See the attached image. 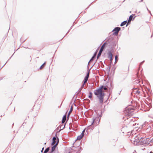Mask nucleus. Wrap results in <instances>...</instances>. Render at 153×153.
Listing matches in <instances>:
<instances>
[{
    "label": "nucleus",
    "mask_w": 153,
    "mask_h": 153,
    "mask_svg": "<svg viewBox=\"0 0 153 153\" xmlns=\"http://www.w3.org/2000/svg\"><path fill=\"white\" fill-rule=\"evenodd\" d=\"M134 151L135 152H136V151H135V150H134Z\"/></svg>",
    "instance_id": "nucleus-63"
},
{
    "label": "nucleus",
    "mask_w": 153,
    "mask_h": 153,
    "mask_svg": "<svg viewBox=\"0 0 153 153\" xmlns=\"http://www.w3.org/2000/svg\"><path fill=\"white\" fill-rule=\"evenodd\" d=\"M98 117H93L92 118V122L91 123V125L88 126L86 129H87L86 132H88V130H90V131H91L94 128V125L96 123V121H97L98 119Z\"/></svg>",
    "instance_id": "nucleus-5"
},
{
    "label": "nucleus",
    "mask_w": 153,
    "mask_h": 153,
    "mask_svg": "<svg viewBox=\"0 0 153 153\" xmlns=\"http://www.w3.org/2000/svg\"><path fill=\"white\" fill-rule=\"evenodd\" d=\"M152 129V127L151 126H147V128L146 129V131L147 133H149L150 132Z\"/></svg>",
    "instance_id": "nucleus-13"
},
{
    "label": "nucleus",
    "mask_w": 153,
    "mask_h": 153,
    "mask_svg": "<svg viewBox=\"0 0 153 153\" xmlns=\"http://www.w3.org/2000/svg\"><path fill=\"white\" fill-rule=\"evenodd\" d=\"M46 62H45L39 67V69H42L46 64Z\"/></svg>",
    "instance_id": "nucleus-19"
},
{
    "label": "nucleus",
    "mask_w": 153,
    "mask_h": 153,
    "mask_svg": "<svg viewBox=\"0 0 153 153\" xmlns=\"http://www.w3.org/2000/svg\"><path fill=\"white\" fill-rule=\"evenodd\" d=\"M102 114H100V115H99V116H100V117H102Z\"/></svg>",
    "instance_id": "nucleus-48"
},
{
    "label": "nucleus",
    "mask_w": 153,
    "mask_h": 153,
    "mask_svg": "<svg viewBox=\"0 0 153 153\" xmlns=\"http://www.w3.org/2000/svg\"><path fill=\"white\" fill-rule=\"evenodd\" d=\"M121 30V28L120 27H115L112 30V34L117 35L118 34V32Z\"/></svg>",
    "instance_id": "nucleus-7"
},
{
    "label": "nucleus",
    "mask_w": 153,
    "mask_h": 153,
    "mask_svg": "<svg viewBox=\"0 0 153 153\" xmlns=\"http://www.w3.org/2000/svg\"><path fill=\"white\" fill-rule=\"evenodd\" d=\"M107 102V100L105 102V103H106Z\"/></svg>",
    "instance_id": "nucleus-53"
},
{
    "label": "nucleus",
    "mask_w": 153,
    "mask_h": 153,
    "mask_svg": "<svg viewBox=\"0 0 153 153\" xmlns=\"http://www.w3.org/2000/svg\"><path fill=\"white\" fill-rule=\"evenodd\" d=\"M133 153H134V152H133Z\"/></svg>",
    "instance_id": "nucleus-64"
},
{
    "label": "nucleus",
    "mask_w": 153,
    "mask_h": 153,
    "mask_svg": "<svg viewBox=\"0 0 153 153\" xmlns=\"http://www.w3.org/2000/svg\"><path fill=\"white\" fill-rule=\"evenodd\" d=\"M55 142H56V143L55 144L53 145L55 146V147H56V146L58 145L59 142V139L58 137H56V135L55 136L53 137L52 139V142L51 143V144H54Z\"/></svg>",
    "instance_id": "nucleus-6"
},
{
    "label": "nucleus",
    "mask_w": 153,
    "mask_h": 153,
    "mask_svg": "<svg viewBox=\"0 0 153 153\" xmlns=\"http://www.w3.org/2000/svg\"><path fill=\"white\" fill-rule=\"evenodd\" d=\"M145 61H143L142 62H141L139 64V67H140V66H141V65L143 64V62H144Z\"/></svg>",
    "instance_id": "nucleus-32"
},
{
    "label": "nucleus",
    "mask_w": 153,
    "mask_h": 153,
    "mask_svg": "<svg viewBox=\"0 0 153 153\" xmlns=\"http://www.w3.org/2000/svg\"><path fill=\"white\" fill-rule=\"evenodd\" d=\"M44 148H43L42 149V150H41V152H42L43 151V150H44Z\"/></svg>",
    "instance_id": "nucleus-38"
},
{
    "label": "nucleus",
    "mask_w": 153,
    "mask_h": 153,
    "mask_svg": "<svg viewBox=\"0 0 153 153\" xmlns=\"http://www.w3.org/2000/svg\"><path fill=\"white\" fill-rule=\"evenodd\" d=\"M126 128V127H123V128Z\"/></svg>",
    "instance_id": "nucleus-51"
},
{
    "label": "nucleus",
    "mask_w": 153,
    "mask_h": 153,
    "mask_svg": "<svg viewBox=\"0 0 153 153\" xmlns=\"http://www.w3.org/2000/svg\"><path fill=\"white\" fill-rule=\"evenodd\" d=\"M73 25L71 26V28H70V29L68 30V32H67V33H66V35L62 39H63V38L69 32V31H70V30H71V29L72 28V27H73Z\"/></svg>",
    "instance_id": "nucleus-31"
},
{
    "label": "nucleus",
    "mask_w": 153,
    "mask_h": 153,
    "mask_svg": "<svg viewBox=\"0 0 153 153\" xmlns=\"http://www.w3.org/2000/svg\"><path fill=\"white\" fill-rule=\"evenodd\" d=\"M119 94H120V93H119Z\"/></svg>",
    "instance_id": "nucleus-59"
},
{
    "label": "nucleus",
    "mask_w": 153,
    "mask_h": 153,
    "mask_svg": "<svg viewBox=\"0 0 153 153\" xmlns=\"http://www.w3.org/2000/svg\"><path fill=\"white\" fill-rule=\"evenodd\" d=\"M110 85L108 87L109 88V91H111L112 89L113 88V84L112 82L111 81L110 82Z\"/></svg>",
    "instance_id": "nucleus-12"
},
{
    "label": "nucleus",
    "mask_w": 153,
    "mask_h": 153,
    "mask_svg": "<svg viewBox=\"0 0 153 153\" xmlns=\"http://www.w3.org/2000/svg\"><path fill=\"white\" fill-rule=\"evenodd\" d=\"M149 153H153V152L152 151H151V152H150Z\"/></svg>",
    "instance_id": "nucleus-46"
},
{
    "label": "nucleus",
    "mask_w": 153,
    "mask_h": 153,
    "mask_svg": "<svg viewBox=\"0 0 153 153\" xmlns=\"http://www.w3.org/2000/svg\"><path fill=\"white\" fill-rule=\"evenodd\" d=\"M4 114L3 115H1V116H0L1 117H2V116H4Z\"/></svg>",
    "instance_id": "nucleus-47"
},
{
    "label": "nucleus",
    "mask_w": 153,
    "mask_h": 153,
    "mask_svg": "<svg viewBox=\"0 0 153 153\" xmlns=\"http://www.w3.org/2000/svg\"><path fill=\"white\" fill-rule=\"evenodd\" d=\"M49 147H48L45 149L43 153H47L49 151Z\"/></svg>",
    "instance_id": "nucleus-22"
},
{
    "label": "nucleus",
    "mask_w": 153,
    "mask_h": 153,
    "mask_svg": "<svg viewBox=\"0 0 153 153\" xmlns=\"http://www.w3.org/2000/svg\"><path fill=\"white\" fill-rule=\"evenodd\" d=\"M46 143H44V144H46Z\"/></svg>",
    "instance_id": "nucleus-58"
},
{
    "label": "nucleus",
    "mask_w": 153,
    "mask_h": 153,
    "mask_svg": "<svg viewBox=\"0 0 153 153\" xmlns=\"http://www.w3.org/2000/svg\"><path fill=\"white\" fill-rule=\"evenodd\" d=\"M86 129V128H85L83 131H82L81 133V135H82V136H83L84 134H85V129Z\"/></svg>",
    "instance_id": "nucleus-27"
},
{
    "label": "nucleus",
    "mask_w": 153,
    "mask_h": 153,
    "mask_svg": "<svg viewBox=\"0 0 153 153\" xmlns=\"http://www.w3.org/2000/svg\"><path fill=\"white\" fill-rule=\"evenodd\" d=\"M152 35L151 36V38H152Z\"/></svg>",
    "instance_id": "nucleus-52"
},
{
    "label": "nucleus",
    "mask_w": 153,
    "mask_h": 153,
    "mask_svg": "<svg viewBox=\"0 0 153 153\" xmlns=\"http://www.w3.org/2000/svg\"><path fill=\"white\" fill-rule=\"evenodd\" d=\"M147 10L149 13H150V11L149 10L147 7H146Z\"/></svg>",
    "instance_id": "nucleus-34"
},
{
    "label": "nucleus",
    "mask_w": 153,
    "mask_h": 153,
    "mask_svg": "<svg viewBox=\"0 0 153 153\" xmlns=\"http://www.w3.org/2000/svg\"><path fill=\"white\" fill-rule=\"evenodd\" d=\"M93 4V2H92L91 3V4L88 6L85 9V10H87L88 9V8L90 7V6L92 4Z\"/></svg>",
    "instance_id": "nucleus-33"
},
{
    "label": "nucleus",
    "mask_w": 153,
    "mask_h": 153,
    "mask_svg": "<svg viewBox=\"0 0 153 153\" xmlns=\"http://www.w3.org/2000/svg\"><path fill=\"white\" fill-rule=\"evenodd\" d=\"M135 140L134 142H136L137 143L136 144L137 145H143L146 144H149L152 142V140L149 141V138L145 139L143 137H141L140 138L138 136H136L135 138Z\"/></svg>",
    "instance_id": "nucleus-4"
},
{
    "label": "nucleus",
    "mask_w": 153,
    "mask_h": 153,
    "mask_svg": "<svg viewBox=\"0 0 153 153\" xmlns=\"http://www.w3.org/2000/svg\"><path fill=\"white\" fill-rule=\"evenodd\" d=\"M128 20L127 19L126 20L124 21L123 22H122L120 25V26H123L125 25L126 24V27H127L128 25L130 24V23H128Z\"/></svg>",
    "instance_id": "nucleus-10"
},
{
    "label": "nucleus",
    "mask_w": 153,
    "mask_h": 153,
    "mask_svg": "<svg viewBox=\"0 0 153 153\" xmlns=\"http://www.w3.org/2000/svg\"><path fill=\"white\" fill-rule=\"evenodd\" d=\"M134 92H135V93L137 95L139 94L140 93V91L138 90H136V91H134Z\"/></svg>",
    "instance_id": "nucleus-24"
},
{
    "label": "nucleus",
    "mask_w": 153,
    "mask_h": 153,
    "mask_svg": "<svg viewBox=\"0 0 153 153\" xmlns=\"http://www.w3.org/2000/svg\"><path fill=\"white\" fill-rule=\"evenodd\" d=\"M143 0H141L140 1V2H142L143 1Z\"/></svg>",
    "instance_id": "nucleus-49"
},
{
    "label": "nucleus",
    "mask_w": 153,
    "mask_h": 153,
    "mask_svg": "<svg viewBox=\"0 0 153 153\" xmlns=\"http://www.w3.org/2000/svg\"><path fill=\"white\" fill-rule=\"evenodd\" d=\"M66 118V116L65 114H64L62 120V123H63L65 122Z\"/></svg>",
    "instance_id": "nucleus-15"
},
{
    "label": "nucleus",
    "mask_w": 153,
    "mask_h": 153,
    "mask_svg": "<svg viewBox=\"0 0 153 153\" xmlns=\"http://www.w3.org/2000/svg\"><path fill=\"white\" fill-rule=\"evenodd\" d=\"M83 88H81V87L79 88V90L77 91L76 93L77 92H78V93H81V91L82 90Z\"/></svg>",
    "instance_id": "nucleus-30"
},
{
    "label": "nucleus",
    "mask_w": 153,
    "mask_h": 153,
    "mask_svg": "<svg viewBox=\"0 0 153 153\" xmlns=\"http://www.w3.org/2000/svg\"><path fill=\"white\" fill-rule=\"evenodd\" d=\"M116 44V40L112 36H110L109 38L103 44L100 49L102 51L103 49H105V47L109 45L110 46V48L111 50H114L115 49Z\"/></svg>",
    "instance_id": "nucleus-2"
},
{
    "label": "nucleus",
    "mask_w": 153,
    "mask_h": 153,
    "mask_svg": "<svg viewBox=\"0 0 153 153\" xmlns=\"http://www.w3.org/2000/svg\"><path fill=\"white\" fill-rule=\"evenodd\" d=\"M125 1V0H124V1H123V2H124V1Z\"/></svg>",
    "instance_id": "nucleus-54"
},
{
    "label": "nucleus",
    "mask_w": 153,
    "mask_h": 153,
    "mask_svg": "<svg viewBox=\"0 0 153 153\" xmlns=\"http://www.w3.org/2000/svg\"><path fill=\"white\" fill-rule=\"evenodd\" d=\"M25 40L23 42H25Z\"/></svg>",
    "instance_id": "nucleus-62"
},
{
    "label": "nucleus",
    "mask_w": 153,
    "mask_h": 153,
    "mask_svg": "<svg viewBox=\"0 0 153 153\" xmlns=\"http://www.w3.org/2000/svg\"><path fill=\"white\" fill-rule=\"evenodd\" d=\"M28 48V47H27V48Z\"/></svg>",
    "instance_id": "nucleus-56"
},
{
    "label": "nucleus",
    "mask_w": 153,
    "mask_h": 153,
    "mask_svg": "<svg viewBox=\"0 0 153 153\" xmlns=\"http://www.w3.org/2000/svg\"><path fill=\"white\" fill-rule=\"evenodd\" d=\"M119 94H120V93H119Z\"/></svg>",
    "instance_id": "nucleus-60"
},
{
    "label": "nucleus",
    "mask_w": 153,
    "mask_h": 153,
    "mask_svg": "<svg viewBox=\"0 0 153 153\" xmlns=\"http://www.w3.org/2000/svg\"><path fill=\"white\" fill-rule=\"evenodd\" d=\"M13 125H14V123H13V124L12 125V126H13Z\"/></svg>",
    "instance_id": "nucleus-57"
},
{
    "label": "nucleus",
    "mask_w": 153,
    "mask_h": 153,
    "mask_svg": "<svg viewBox=\"0 0 153 153\" xmlns=\"http://www.w3.org/2000/svg\"><path fill=\"white\" fill-rule=\"evenodd\" d=\"M134 109L131 107H127L125 108L124 110V113L125 114V117L123 118L124 121H126V119L128 120V122H130L131 121H133V119H130L131 116L133 115V114Z\"/></svg>",
    "instance_id": "nucleus-3"
},
{
    "label": "nucleus",
    "mask_w": 153,
    "mask_h": 153,
    "mask_svg": "<svg viewBox=\"0 0 153 153\" xmlns=\"http://www.w3.org/2000/svg\"><path fill=\"white\" fill-rule=\"evenodd\" d=\"M108 72H109V71H110V68H111V67H110V66L108 67Z\"/></svg>",
    "instance_id": "nucleus-37"
},
{
    "label": "nucleus",
    "mask_w": 153,
    "mask_h": 153,
    "mask_svg": "<svg viewBox=\"0 0 153 153\" xmlns=\"http://www.w3.org/2000/svg\"><path fill=\"white\" fill-rule=\"evenodd\" d=\"M94 65H93L91 67V68H90V69H89V70H90L91 68Z\"/></svg>",
    "instance_id": "nucleus-42"
},
{
    "label": "nucleus",
    "mask_w": 153,
    "mask_h": 153,
    "mask_svg": "<svg viewBox=\"0 0 153 153\" xmlns=\"http://www.w3.org/2000/svg\"><path fill=\"white\" fill-rule=\"evenodd\" d=\"M102 89L105 90L107 89V88L105 86L100 85L94 91V94L99 99V102L100 104H102L103 103L104 98L105 96V94L102 91Z\"/></svg>",
    "instance_id": "nucleus-1"
},
{
    "label": "nucleus",
    "mask_w": 153,
    "mask_h": 153,
    "mask_svg": "<svg viewBox=\"0 0 153 153\" xmlns=\"http://www.w3.org/2000/svg\"><path fill=\"white\" fill-rule=\"evenodd\" d=\"M140 80H139L138 79H136V80L134 81L133 83L135 84H139V85H140Z\"/></svg>",
    "instance_id": "nucleus-14"
},
{
    "label": "nucleus",
    "mask_w": 153,
    "mask_h": 153,
    "mask_svg": "<svg viewBox=\"0 0 153 153\" xmlns=\"http://www.w3.org/2000/svg\"><path fill=\"white\" fill-rule=\"evenodd\" d=\"M97 51H96L95 53H94V55H93V56H92L91 58L90 59V60L89 61H91V60L95 56H96V54H97Z\"/></svg>",
    "instance_id": "nucleus-23"
},
{
    "label": "nucleus",
    "mask_w": 153,
    "mask_h": 153,
    "mask_svg": "<svg viewBox=\"0 0 153 153\" xmlns=\"http://www.w3.org/2000/svg\"><path fill=\"white\" fill-rule=\"evenodd\" d=\"M83 136L82 135L80 134V135L78 136L77 137V138H76V140H80L82 138V137Z\"/></svg>",
    "instance_id": "nucleus-21"
},
{
    "label": "nucleus",
    "mask_w": 153,
    "mask_h": 153,
    "mask_svg": "<svg viewBox=\"0 0 153 153\" xmlns=\"http://www.w3.org/2000/svg\"><path fill=\"white\" fill-rule=\"evenodd\" d=\"M117 61H116V60H115V61L114 62V64H115L116 63H117Z\"/></svg>",
    "instance_id": "nucleus-40"
},
{
    "label": "nucleus",
    "mask_w": 153,
    "mask_h": 153,
    "mask_svg": "<svg viewBox=\"0 0 153 153\" xmlns=\"http://www.w3.org/2000/svg\"><path fill=\"white\" fill-rule=\"evenodd\" d=\"M68 153H70V152H68Z\"/></svg>",
    "instance_id": "nucleus-61"
},
{
    "label": "nucleus",
    "mask_w": 153,
    "mask_h": 153,
    "mask_svg": "<svg viewBox=\"0 0 153 153\" xmlns=\"http://www.w3.org/2000/svg\"><path fill=\"white\" fill-rule=\"evenodd\" d=\"M93 95V93L91 91L89 92V95L88 96V98L90 99L91 100H92V96Z\"/></svg>",
    "instance_id": "nucleus-16"
},
{
    "label": "nucleus",
    "mask_w": 153,
    "mask_h": 153,
    "mask_svg": "<svg viewBox=\"0 0 153 153\" xmlns=\"http://www.w3.org/2000/svg\"><path fill=\"white\" fill-rule=\"evenodd\" d=\"M65 127V126L63 127V128H62V129H61V127L60 128V129H59V131H61L62 130L63 128H64Z\"/></svg>",
    "instance_id": "nucleus-36"
},
{
    "label": "nucleus",
    "mask_w": 153,
    "mask_h": 153,
    "mask_svg": "<svg viewBox=\"0 0 153 153\" xmlns=\"http://www.w3.org/2000/svg\"><path fill=\"white\" fill-rule=\"evenodd\" d=\"M72 106H71V107L70 109V111H69V112H68V117L69 116V115L70 114V113H71V111H72Z\"/></svg>",
    "instance_id": "nucleus-29"
},
{
    "label": "nucleus",
    "mask_w": 153,
    "mask_h": 153,
    "mask_svg": "<svg viewBox=\"0 0 153 153\" xmlns=\"http://www.w3.org/2000/svg\"><path fill=\"white\" fill-rule=\"evenodd\" d=\"M108 51L107 53L108 55V57L111 60V62L112 63L113 55L111 53V51H113V50H111V49H110V50H108Z\"/></svg>",
    "instance_id": "nucleus-8"
},
{
    "label": "nucleus",
    "mask_w": 153,
    "mask_h": 153,
    "mask_svg": "<svg viewBox=\"0 0 153 153\" xmlns=\"http://www.w3.org/2000/svg\"><path fill=\"white\" fill-rule=\"evenodd\" d=\"M110 94H111V93H110V94H109V95H108V98H109V96H110Z\"/></svg>",
    "instance_id": "nucleus-41"
},
{
    "label": "nucleus",
    "mask_w": 153,
    "mask_h": 153,
    "mask_svg": "<svg viewBox=\"0 0 153 153\" xmlns=\"http://www.w3.org/2000/svg\"><path fill=\"white\" fill-rule=\"evenodd\" d=\"M89 71H88V69L86 75L85 76L84 80L83 81L84 82H86L88 81L89 76Z\"/></svg>",
    "instance_id": "nucleus-9"
},
{
    "label": "nucleus",
    "mask_w": 153,
    "mask_h": 153,
    "mask_svg": "<svg viewBox=\"0 0 153 153\" xmlns=\"http://www.w3.org/2000/svg\"><path fill=\"white\" fill-rule=\"evenodd\" d=\"M150 13V14L151 15H152V13H151V12H150V13Z\"/></svg>",
    "instance_id": "nucleus-50"
},
{
    "label": "nucleus",
    "mask_w": 153,
    "mask_h": 153,
    "mask_svg": "<svg viewBox=\"0 0 153 153\" xmlns=\"http://www.w3.org/2000/svg\"><path fill=\"white\" fill-rule=\"evenodd\" d=\"M118 55H116L115 56V59L116 61H118Z\"/></svg>",
    "instance_id": "nucleus-28"
},
{
    "label": "nucleus",
    "mask_w": 153,
    "mask_h": 153,
    "mask_svg": "<svg viewBox=\"0 0 153 153\" xmlns=\"http://www.w3.org/2000/svg\"><path fill=\"white\" fill-rule=\"evenodd\" d=\"M49 153H53V152L51 151Z\"/></svg>",
    "instance_id": "nucleus-45"
},
{
    "label": "nucleus",
    "mask_w": 153,
    "mask_h": 153,
    "mask_svg": "<svg viewBox=\"0 0 153 153\" xmlns=\"http://www.w3.org/2000/svg\"><path fill=\"white\" fill-rule=\"evenodd\" d=\"M102 51V50H100V49L99 50V52L98 54L97 55V58H98L101 55Z\"/></svg>",
    "instance_id": "nucleus-18"
},
{
    "label": "nucleus",
    "mask_w": 153,
    "mask_h": 153,
    "mask_svg": "<svg viewBox=\"0 0 153 153\" xmlns=\"http://www.w3.org/2000/svg\"><path fill=\"white\" fill-rule=\"evenodd\" d=\"M26 124V123H25V122H24L22 126H20V129H22V128H24V127L25 126V125Z\"/></svg>",
    "instance_id": "nucleus-25"
},
{
    "label": "nucleus",
    "mask_w": 153,
    "mask_h": 153,
    "mask_svg": "<svg viewBox=\"0 0 153 153\" xmlns=\"http://www.w3.org/2000/svg\"><path fill=\"white\" fill-rule=\"evenodd\" d=\"M90 62V61L89 62H88V64L87 68H88V69L89 68V63Z\"/></svg>",
    "instance_id": "nucleus-35"
},
{
    "label": "nucleus",
    "mask_w": 153,
    "mask_h": 153,
    "mask_svg": "<svg viewBox=\"0 0 153 153\" xmlns=\"http://www.w3.org/2000/svg\"><path fill=\"white\" fill-rule=\"evenodd\" d=\"M79 149L76 152V153H80L81 151L82 150V148L81 147H79V146L77 147H79Z\"/></svg>",
    "instance_id": "nucleus-17"
},
{
    "label": "nucleus",
    "mask_w": 153,
    "mask_h": 153,
    "mask_svg": "<svg viewBox=\"0 0 153 153\" xmlns=\"http://www.w3.org/2000/svg\"><path fill=\"white\" fill-rule=\"evenodd\" d=\"M85 82L82 81V85L81 86V88H84L85 87Z\"/></svg>",
    "instance_id": "nucleus-26"
},
{
    "label": "nucleus",
    "mask_w": 153,
    "mask_h": 153,
    "mask_svg": "<svg viewBox=\"0 0 153 153\" xmlns=\"http://www.w3.org/2000/svg\"><path fill=\"white\" fill-rule=\"evenodd\" d=\"M55 146L53 145L51 147V151L53 152L55 151Z\"/></svg>",
    "instance_id": "nucleus-20"
},
{
    "label": "nucleus",
    "mask_w": 153,
    "mask_h": 153,
    "mask_svg": "<svg viewBox=\"0 0 153 153\" xmlns=\"http://www.w3.org/2000/svg\"><path fill=\"white\" fill-rule=\"evenodd\" d=\"M133 14L129 16V18L127 19L128 21V23H131V20L132 19V20H133L136 16L133 18Z\"/></svg>",
    "instance_id": "nucleus-11"
},
{
    "label": "nucleus",
    "mask_w": 153,
    "mask_h": 153,
    "mask_svg": "<svg viewBox=\"0 0 153 153\" xmlns=\"http://www.w3.org/2000/svg\"><path fill=\"white\" fill-rule=\"evenodd\" d=\"M148 90H149V91H150V90L149 89H148Z\"/></svg>",
    "instance_id": "nucleus-55"
},
{
    "label": "nucleus",
    "mask_w": 153,
    "mask_h": 153,
    "mask_svg": "<svg viewBox=\"0 0 153 153\" xmlns=\"http://www.w3.org/2000/svg\"><path fill=\"white\" fill-rule=\"evenodd\" d=\"M7 62H7L5 63V64L3 66V67H4V66L6 64Z\"/></svg>",
    "instance_id": "nucleus-43"
},
{
    "label": "nucleus",
    "mask_w": 153,
    "mask_h": 153,
    "mask_svg": "<svg viewBox=\"0 0 153 153\" xmlns=\"http://www.w3.org/2000/svg\"><path fill=\"white\" fill-rule=\"evenodd\" d=\"M14 53L13 54V55L8 60V61H7V62L9 61L11 58L12 57V56H13V55Z\"/></svg>",
    "instance_id": "nucleus-39"
},
{
    "label": "nucleus",
    "mask_w": 153,
    "mask_h": 153,
    "mask_svg": "<svg viewBox=\"0 0 153 153\" xmlns=\"http://www.w3.org/2000/svg\"><path fill=\"white\" fill-rule=\"evenodd\" d=\"M3 78H0V81Z\"/></svg>",
    "instance_id": "nucleus-44"
}]
</instances>
